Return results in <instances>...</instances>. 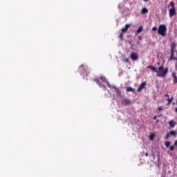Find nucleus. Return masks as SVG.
Returning a JSON list of instances; mask_svg holds the SVG:
<instances>
[{
    "mask_svg": "<svg viewBox=\"0 0 177 177\" xmlns=\"http://www.w3.org/2000/svg\"><path fill=\"white\" fill-rule=\"evenodd\" d=\"M152 31H157V28L156 27H153L152 28Z\"/></svg>",
    "mask_w": 177,
    "mask_h": 177,
    "instance_id": "a878e982",
    "label": "nucleus"
},
{
    "mask_svg": "<svg viewBox=\"0 0 177 177\" xmlns=\"http://www.w3.org/2000/svg\"><path fill=\"white\" fill-rule=\"evenodd\" d=\"M115 92L118 93V95H121V91H120L118 88L115 91Z\"/></svg>",
    "mask_w": 177,
    "mask_h": 177,
    "instance_id": "b1692460",
    "label": "nucleus"
},
{
    "mask_svg": "<svg viewBox=\"0 0 177 177\" xmlns=\"http://www.w3.org/2000/svg\"><path fill=\"white\" fill-rule=\"evenodd\" d=\"M130 57L131 60L136 61L138 59H139V55L136 54V53H131L130 55Z\"/></svg>",
    "mask_w": 177,
    "mask_h": 177,
    "instance_id": "7ed1b4c3",
    "label": "nucleus"
},
{
    "mask_svg": "<svg viewBox=\"0 0 177 177\" xmlns=\"http://www.w3.org/2000/svg\"><path fill=\"white\" fill-rule=\"evenodd\" d=\"M169 136H170V134H169V133H167V134L166 135L165 139L166 140H168V138H169Z\"/></svg>",
    "mask_w": 177,
    "mask_h": 177,
    "instance_id": "5701e85b",
    "label": "nucleus"
},
{
    "mask_svg": "<svg viewBox=\"0 0 177 177\" xmlns=\"http://www.w3.org/2000/svg\"><path fill=\"white\" fill-rule=\"evenodd\" d=\"M146 86V82H143L138 87V92H141L143 89H145V87Z\"/></svg>",
    "mask_w": 177,
    "mask_h": 177,
    "instance_id": "39448f33",
    "label": "nucleus"
},
{
    "mask_svg": "<svg viewBox=\"0 0 177 177\" xmlns=\"http://www.w3.org/2000/svg\"><path fill=\"white\" fill-rule=\"evenodd\" d=\"M176 13V10L175 9V8H171V9H169V15L170 17L175 16Z\"/></svg>",
    "mask_w": 177,
    "mask_h": 177,
    "instance_id": "20e7f679",
    "label": "nucleus"
},
{
    "mask_svg": "<svg viewBox=\"0 0 177 177\" xmlns=\"http://www.w3.org/2000/svg\"><path fill=\"white\" fill-rule=\"evenodd\" d=\"M169 149H170L171 151H174V150H175V148H174V145H171V146L169 147Z\"/></svg>",
    "mask_w": 177,
    "mask_h": 177,
    "instance_id": "4be33fe9",
    "label": "nucleus"
},
{
    "mask_svg": "<svg viewBox=\"0 0 177 177\" xmlns=\"http://www.w3.org/2000/svg\"><path fill=\"white\" fill-rule=\"evenodd\" d=\"M170 6L172 7V8H175V3H174V1H171L170 2Z\"/></svg>",
    "mask_w": 177,
    "mask_h": 177,
    "instance_id": "412c9836",
    "label": "nucleus"
},
{
    "mask_svg": "<svg viewBox=\"0 0 177 177\" xmlns=\"http://www.w3.org/2000/svg\"><path fill=\"white\" fill-rule=\"evenodd\" d=\"M158 122V120H156V122Z\"/></svg>",
    "mask_w": 177,
    "mask_h": 177,
    "instance_id": "c9c22d12",
    "label": "nucleus"
},
{
    "mask_svg": "<svg viewBox=\"0 0 177 177\" xmlns=\"http://www.w3.org/2000/svg\"><path fill=\"white\" fill-rule=\"evenodd\" d=\"M158 34L162 37H165L167 35V26L164 24L160 25L158 29Z\"/></svg>",
    "mask_w": 177,
    "mask_h": 177,
    "instance_id": "f03ea898",
    "label": "nucleus"
},
{
    "mask_svg": "<svg viewBox=\"0 0 177 177\" xmlns=\"http://www.w3.org/2000/svg\"><path fill=\"white\" fill-rule=\"evenodd\" d=\"M143 31V26H140L138 30L136 31V35H138V34H140Z\"/></svg>",
    "mask_w": 177,
    "mask_h": 177,
    "instance_id": "9d476101",
    "label": "nucleus"
},
{
    "mask_svg": "<svg viewBox=\"0 0 177 177\" xmlns=\"http://www.w3.org/2000/svg\"><path fill=\"white\" fill-rule=\"evenodd\" d=\"M145 156H146V157H147V156H149V153H145Z\"/></svg>",
    "mask_w": 177,
    "mask_h": 177,
    "instance_id": "72a5a7b5",
    "label": "nucleus"
},
{
    "mask_svg": "<svg viewBox=\"0 0 177 177\" xmlns=\"http://www.w3.org/2000/svg\"><path fill=\"white\" fill-rule=\"evenodd\" d=\"M148 12H149V10H147V8H143L141 12L142 15H146V13H148Z\"/></svg>",
    "mask_w": 177,
    "mask_h": 177,
    "instance_id": "2eb2a0df",
    "label": "nucleus"
},
{
    "mask_svg": "<svg viewBox=\"0 0 177 177\" xmlns=\"http://www.w3.org/2000/svg\"><path fill=\"white\" fill-rule=\"evenodd\" d=\"M169 125L171 128H175V125H176V122L174 120H171L169 122Z\"/></svg>",
    "mask_w": 177,
    "mask_h": 177,
    "instance_id": "1a4fd4ad",
    "label": "nucleus"
},
{
    "mask_svg": "<svg viewBox=\"0 0 177 177\" xmlns=\"http://www.w3.org/2000/svg\"><path fill=\"white\" fill-rule=\"evenodd\" d=\"M176 48V44L174 42L171 43V50L175 51Z\"/></svg>",
    "mask_w": 177,
    "mask_h": 177,
    "instance_id": "4468645a",
    "label": "nucleus"
},
{
    "mask_svg": "<svg viewBox=\"0 0 177 177\" xmlns=\"http://www.w3.org/2000/svg\"><path fill=\"white\" fill-rule=\"evenodd\" d=\"M122 104H124V106H128V104H131V100L129 99H124L122 100Z\"/></svg>",
    "mask_w": 177,
    "mask_h": 177,
    "instance_id": "423d86ee",
    "label": "nucleus"
},
{
    "mask_svg": "<svg viewBox=\"0 0 177 177\" xmlns=\"http://www.w3.org/2000/svg\"><path fill=\"white\" fill-rule=\"evenodd\" d=\"M131 27V25L126 24L124 28H122V32H127L128 31V29Z\"/></svg>",
    "mask_w": 177,
    "mask_h": 177,
    "instance_id": "0eeeda50",
    "label": "nucleus"
},
{
    "mask_svg": "<svg viewBox=\"0 0 177 177\" xmlns=\"http://www.w3.org/2000/svg\"><path fill=\"white\" fill-rule=\"evenodd\" d=\"M174 146H176L177 147V140L175 141L174 142Z\"/></svg>",
    "mask_w": 177,
    "mask_h": 177,
    "instance_id": "7c9ffc66",
    "label": "nucleus"
},
{
    "mask_svg": "<svg viewBox=\"0 0 177 177\" xmlns=\"http://www.w3.org/2000/svg\"><path fill=\"white\" fill-rule=\"evenodd\" d=\"M112 88H113V89H115V91L118 89V88L115 87V86H112Z\"/></svg>",
    "mask_w": 177,
    "mask_h": 177,
    "instance_id": "cd10ccee",
    "label": "nucleus"
},
{
    "mask_svg": "<svg viewBox=\"0 0 177 177\" xmlns=\"http://www.w3.org/2000/svg\"><path fill=\"white\" fill-rule=\"evenodd\" d=\"M167 100L168 102L167 106H169V104L174 101V97H171V98L168 97L167 98Z\"/></svg>",
    "mask_w": 177,
    "mask_h": 177,
    "instance_id": "ddd939ff",
    "label": "nucleus"
},
{
    "mask_svg": "<svg viewBox=\"0 0 177 177\" xmlns=\"http://www.w3.org/2000/svg\"><path fill=\"white\" fill-rule=\"evenodd\" d=\"M144 2H149V0H143Z\"/></svg>",
    "mask_w": 177,
    "mask_h": 177,
    "instance_id": "473e14b6",
    "label": "nucleus"
},
{
    "mask_svg": "<svg viewBox=\"0 0 177 177\" xmlns=\"http://www.w3.org/2000/svg\"><path fill=\"white\" fill-rule=\"evenodd\" d=\"M165 146L166 147H169V146H171V142H169V141H166L165 142Z\"/></svg>",
    "mask_w": 177,
    "mask_h": 177,
    "instance_id": "6ab92c4d",
    "label": "nucleus"
},
{
    "mask_svg": "<svg viewBox=\"0 0 177 177\" xmlns=\"http://www.w3.org/2000/svg\"><path fill=\"white\" fill-rule=\"evenodd\" d=\"M122 37H124V33H121L120 35V39L122 41Z\"/></svg>",
    "mask_w": 177,
    "mask_h": 177,
    "instance_id": "393cba45",
    "label": "nucleus"
},
{
    "mask_svg": "<svg viewBox=\"0 0 177 177\" xmlns=\"http://www.w3.org/2000/svg\"><path fill=\"white\" fill-rule=\"evenodd\" d=\"M100 80L102 81V82H104L105 84H108V86H110V84H109V82H107V80H106V77L101 76Z\"/></svg>",
    "mask_w": 177,
    "mask_h": 177,
    "instance_id": "f8f14e48",
    "label": "nucleus"
},
{
    "mask_svg": "<svg viewBox=\"0 0 177 177\" xmlns=\"http://www.w3.org/2000/svg\"><path fill=\"white\" fill-rule=\"evenodd\" d=\"M158 109L159 111H162V108L161 106H158Z\"/></svg>",
    "mask_w": 177,
    "mask_h": 177,
    "instance_id": "c85d7f7f",
    "label": "nucleus"
},
{
    "mask_svg": "<svg viewBox=\"0 0 177 177\" xmlns=\"http://www.w3.org/2000/svg\"><path fill=\"white\" fill-rule=\"evenodd\" d=\"M165 97H167V98L169 97V95L168 94H165Z\"/></svg>",
    "mask_w": 177,
    "mask_h": 177,
    "instance_id": "c756f323",
    "label": "nucleus"
},
{
    "mask_svg": "<svg viewBox=\"0 0 177 177\" xmlns=\"http://www.w3.org/2000/svg\"><path fill=\"white\" fill-rule=\"evenodd\" d=\"M158 66H160V63H158Z\"/></svg>",
    "mask_w": 177,
    "mask_h": 177,
    "instance_id": "f704fd0d",
    "label": "nucleus"
},
{
    "mask_svg": "<svg viewBox=\"0 0 177 177\" xmlns=\"http://www.w3.org/2000/svg\"><path fill=\"white\" fill-rule=\"evenodd\" d=\"M95 82H97V84L99 85V86H100L101 88H103V86H103V84H100V82H99V79H95Z\"/></svg>",
    "mask_w": 177,
    "mask_h": 177,
    "instance_id": "a211bd4d",
    "label": "nucleus"
},
{
    "mask_svg": "<svg viewBox=\"0 0 177 177\" xmlns=\"http://www.w3.org/2000/svg\"><path fill=\"white\" fill-rule=\"evenodd\" d=\"M124 62H126V63H128V62H129V58H127L124 59Z\"/></svg>",
    "mask_w": 177,
    "mask_h": 177,
    "instance_id": "bb28decb",
    "label": "nucleus"
},
{
    "mask_svg": "<svg viewBox=\"0 0 177 177\" xmlns=\"http://www.w3.org/2000/svg\"><path fill=\"white\" fill-rule=\"evenodd\" d=\"M169 135H171V136H176L177 132L175 131H171L169 133Z\"/></svg>",
    "mask_w": 177,
    "mask_h": 177,
    "instance_id": "dca6fc26",
    "label": "nucleus"
},
{
    "mask_svg": "<svg viewBox=\"0 0 177 177\" xmlns=\"http://www.w3.org/2000/svg\"><path fill=\"white\" fill-rule=\"evenodd\" d=\"M171 75H172V77H173V80H174V84H177L176 73L173 72Z\"/></svg>",
    "mask_w": 177,
    "mask_h": 177,
    "instance_id": "6e6552de",
    "label": "nucleus"
},
{
    "mask_svg": "<svg viewBox=\"0 0 177 177\" xmlns=\"http://www.w3.org/2000/svg\"><path fill=\"white\" fill-rule=\"evenodd\" d=\"M175 53V51L171 50V55L169 57V60H176V58L174 57V54Z\"/></svg>",
    "mask_w": 177,
    "mask_h": 177,
    "instance_id": "9b49d317",
    "label": "nucleus"
},
{
    "mask_svg": "<svg viewBox=\"0 0 177 177\" xmlns=\"http://www.w3.org/2000/svg\"><path fill=\"white\" fill-rule=\"evenodd\" d=\"M157 119V116H154L153 120H156Z\"/></svg>",
    "mask_w": 177,
    "mask_h": 177,
    "instance_id": "2f4dec72",
    "label": "nucleus"
},
{
    "mask_svg": "<svg viewBox=\"0 0 177 177\" xmlns=\"http://www.w3.org/2000/svg\"><path fill=\"white\" fill-rule=\"evenodd\" d=\"M147 68H149V70L154 71V73H157V74H156L157 77H162V78H165V77L168 74V68H165L164 69L163 66H159L158 71H157V68H156L151 65L148 66L147 67Z\"/></svg>",
    "mask_w": 177,
    "mask_h": 177,
    "instance_id": "f257e3e1",
    "label": "nucleus"
},
{
    "mask_svg": "<svg viewBox=\"0 0 177 177\" xmlns=\"http://www.w3.org/2000/svg\"><path fill=\"white\" fill-rule=\"evenodd\" d=\"M127 92H135V89L133 88L132 87H127Z\"/></svg>",
    "mask_w": 177,
    "mask_h": 177,
    "instance_id": "f3484780",
    "label": "nucleus"
},
{
    "mask_svg": "<svg viewBox=\"0 0 177 177\" xmlns=\"http://www.w3.org/2000/svg\"><path fill=\"white\" fill-rule=\"evenodd\" d=\"M156 136L154 135V134H151L150 136H149V139H150V140H154V137H155Z\"/></svg>",
    "mask_w": 177,
    "mask_h": 177,
    "instance_id": "aec40b11",
    "label": "nucleus"
}]
</instances>
